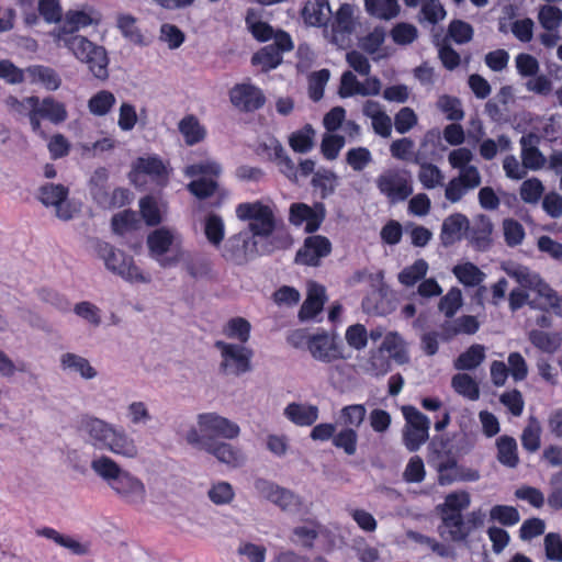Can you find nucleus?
Instances as JSON below:
<instances>
[{"label":"nucleus","instance_id":"4c0bfd02","mask_svg":"<svg viewBox=\"0 0 562 562\" xmlns=\"http://www.w3.org/2000/svg\"><path fill=\"white\" fill-rule=\"evenodd\" d=\"M381 350L389 352L390 357L398 363H405L408 360L405 349V341L395 331H391L385 335Z\"/></svg>","mask_w":562,"mask_h":562},{"label":"nucleus","instance_id":"ea45409f","mask_svg":"<svg viewBox=\"0 0 562 562\" xmlns=\"http://www.w3.org/2000/svg\"><path fill=\"white\" fill-rule=\"evenodd\" d=\"M541 425L538 419L533 416H530L528 419L527 426L524 428L521 434V443L522 447L529 452H536L541 445L540 436H541Z\"/></svg>","mask_w":562,"mask_h":562},{"label":"nucleus","instance_id":"7ed1b4c3","mask_svg":"<svg viewBox=\"0 0 562 562\" xmlns=\"http://www.w3.org/2000/svg\"><path fill=\"white\" fill-rule=\"evenodd\" d=\"M64 46L77 60L86 64L97 79H108L109 57L103 46L91 42L87 37H71L65 41Z\"/></svg>","mask_w":562,"mask_h":562},{"label":"nucleus","instance_id":"4be33fe9","mask_svg":"<svg viewBox=\"0 0 562 562\" xmlns=\"http://www.w3.org/2000/svg\"><path fill=\"white\" fill-rule=\"evenodd\" d=\"M326 301V291L323 285L313 281L307 284V296L301 306L299 316L302 321L311 319L316 316Z\"/></svg>","mask_w":562,"mask_h":562},{"label":"nucleus","instance_id":"0eeeda50","mask_svg":"<svg viewBox=\"0 0 562 562\" xmlns=\"http://www.w3.org/2000/svg\"><path fill=\"white\" fill-rule=\"evenodd\" d=\"M236 214L239 220L248 222V227L255 236L267 237L274 231L273 212L262 202L243 203L238 205Z\"/></svg>","mask_w":562,"mask_h":562},{"label":"nucleus","instance_id":"b1692460","mask_svg":"<svg viewBox=\"0 0 562 562\" xmlns=\"http://www.w3.org/2000/svg\"><path fill=\"white\" fill-rule=\"evenodd\" d=\"M538 139V136L531 133L520 138L521 159L527 169L538 170L546 164L544 156L537 148Z\"/></svg>","mask_w":562,"mask_h":562},{"label":"nucleus","instance_id":"f704fd0d","mask_svg":"<svg viewBox=\"0 0 562 562\" xmlns=\"http://www.w3.org/2000/svg\"><path fill=\"white\" fill-rule=\"evenodd\" d=\"M452 273L465 286H476L485 279V273L472 262L456 265Z\"/></svg>","mask_w":562,"mask_h":562},{"label":"nucleus","instance_id":"f03ea898","mask_svg":"<svg viewBox=\"0 0 562 562\" xmlns=\"http://www.w3.org/2000/svg\"><path fill=\"white\" fill-rule=\"evenodd\" d=\"M502 270L524 289L532 292L529 306L541 311H548L560 306L561 300L558 294L544 280L530 268L514 262L506 261L501 266Z\"/></svg>","mask_w":562,"mask_h":562},{"label":"nucleus","instance_id":"a878e982","mask_svg":"<svg viewBox=\"0 0 562 562\" xmlns=\"http://www.w3.org/2000/svg\"><path fill=\"white\" fill-rule=\"evenodd\" d=\"M530 344L546 353H555L562 346V335L557 331L531 329L528 333Z\"/></svg>","mask_w":562,"mask_h":562},{"label":"nucleus","instance_id":"a18cd8bd","mask_svg":"<svg viewBox=\"0 0 562 562\" xmlns=\"http://www.w3.org/2000/svg\"><path fill=\"white\" fill-rule=\"evenodd\" d=\"M179 130L188 145H193L204 137V130L193 116H187L179 123Z\"/></svg>","mask_w":562,"mask_h":562},{"label":"nucleus","instance_id":"37998d69","mask_svg":"<svg viewBox=\"0 0 562 562\" xmlns=\"http://www.w3.org/2000/svg\"><path fill=\"white\" fill-rule=\"evenodd\" d=\"M223 331L227 338L245 344L250 336V324L243 317H235L226 323Z\"/></svg>","mask_w":562,"mask_h":562},{"label":"nucleus","instance_id":"ddd939ff","mask_svg":"<svg viewBox=\"0 0 562 562\" xmlns=\"http://www.w3.org/2000/svg\"><path fill=\"white\" fill-rule=\"evenodd\" d=\"M216 348L221 351V367L233 374H241L250 370L252 351L245 346L224 341H216Z\"/></svg>","mask_w":562,"mask_h":562},{"label":"nucleus","instance_id":"3c124183","mask_svg":"<svg viewBox=\"0 0 562 562\" xmlns=\"http://www.w3.org/2000/svg\"><path fill=\"white\" fill-rule=\"evenodd\" d=\"M437 108L443 112L448 120L460 121L464 116L461 102L458 98L443 94L438 98Z\"/></svg>","mask_w":562,"mask_h":562},{"label":"nucleus","instance_id":"9d476101","mask_svg":"<svg viewBox=\"0 0 562 562\" xmlns=\"http://www.w3.org/2000/svg\"><path fill=\"white\" fill-rule=\"evenodd\" d=\"M406 425L403 430V440L409 451H416L428 439V418L412 406L403 407Z\"/></svg>","mask_w":562,"mask_h":562},{"label":"nucleus","instance_id":"09e8293b","mask_svg":"<svg viewBox=\"0 0 562 562\" xmlns=\"http://www.w3.org/2000/svg\"><path fill=\"white\" fill-rule=\"evenodd\" d=\"M355 26V9L351 4L345 3L336 13L334 32L351 33Z\"/></svg>","mask_w":562,"mask_h":562},{"label":"nucleus","instance_id":"7c9ffc66","mask_svg":"<svg viewBox=\"0 0 562 562\" xmlns=\"http://www.w3.org/2000/svg\"><path fill=\"white\" fill-rule=\"evenodd\" d=\"M493 233V224L485 215H479L475 218L470 240L480 250L486 249L491 244V235Z\"/></svg>","mask_w":562,"mask_h":562},{"label":"nucleus","instance_id":"680f3d73","mask_svg":"<svg viewBox=\"0 0 562 562\" xmlns=\"http://www.w3.org/2000/svg\"><path fill=\"white\" fill-rule=\"evenodd\" d=\"M358 435L353 428H345L333 438L335 447L342 449L348 456H352L357 450Z\"/></svg>","mask_w":562,"mask_h":562},{"label":"nucleus","instance_id":"bf43d9fd","mask_svg":"<svg viewBox=\"0 0 562 562\" xmlns=\"http://www.w3.org/2000/svg\"><path fill=\"white\" fill-rule=\"evenodd\" d=\"M462 292L458 288H452L440 300L439 310L447 316L452 317L457 311L462 306Z\"/></svg>","mask_w":562,"mask_h":562},{"label":"nucleus","instance_id":"8fccbe9b","mask_svg":"<svg viewBox=\"0 0 562 562\" xmlns=\"http://www.w3.org/2000/svg\"><path fill=\"white\" fill-rule=\"evenodd\" d=\"M544 192V187L538 178H530L525 180L519 190L520 199L530 204H536L541 199Z\"/></svg>","mask_w":562,"mask_h":562},{"label":"nucleus","instance_id":"aec40b11","mask_svg":"<svg viewBox=\"0 0 562 562\" xmlns=\"http://www.w3.org/2000/svg\"><path fill=\"white\" fill-rule=\"evenodd\" d=\"M440 525L438 533L440 538L449 542H462L468 539L471 528L465 524L463 515L458 516H439Z\"/></svg>","mask_w":562,"mask_h":562},{"label":"nucleus","instance_id":"052dcab7","mask_svg":"<svg viewBox=\"0 0 562 562\" xmlns=\"http://www.w3.org/2000/svg\"><path fill=\"white\" fill-rule=\"evenodd\" d=\"M315 131L311 125L304 126L301 131L290 137V145L295 151L305 153L313 146Z\"/></svg>","mask_w":562,"mask_h":562},{"label":"nucleus","instance_id":"49530a36","mask_svg":"<svg viewBox=\"0 0 562 562\" xmlns=\"http://www.w3.org/2000/svg\"><path fill=\"white\" fill-rule=\"evenodd\" d=\"M428 271V263L424 259L416 260L413 265L406 267L398 274V280L406 286L414 285L423 279Z\"/></svg>","mask_w":562,"mask_h":562},{"label":"nucleus","instance_id":"dca6fc26","mask_svg":"<svg viewBox=\"0 0 562 562\" xmlns=\"http://www.w3.org/2000/svg\"><path fill=\"white\" fill-rule=\"evenodd\" d=\"M258 487L268 501L279 506L283 512L292 514L302 512L303 502L293 492L267 482L260 483Z\"/></svg>","mask_w":562,"mask_h":562},{"label":"nucleus","instance_id":"6e6552de","mask_svg":"<svg viewBox=\"0 0 562 562\" xmlns=\"http://www.w3.org/2000/svg\"><path fill=\"white\" fill-rule=\"evenodd\" d=\"M380 193L392 204L406 200L413 193L409 173L401 169H387L375 180Z\"/></svg>","mask_w":562,"mask_h":562},{"label":"nucleus","instance_id":"58836bf2","mask_svg":"<svg viewBox=\"0 0 562 562\" xmlns=\"http://www.w3.org/2000/svg\"><path fill=\"white\" fill-rule=\"evenodd\" d=\"M25 72L32 81L41 82L47 90H57L60 86V78L55 70L44 66L29 67Z\"/></svg>","mask_w":562,"mask_h":562},{"label":"nucleus","instance_id":"6ab92c4d","mask_svg":"<svg viewBox=\"0 0 562 562\" xmlns=\"http://www.w3.org/2000/svg\"><path fill=\"white\" fill-rule=\"evenodd\" d=\"M68 189L61 184H47L41 189V201L56 207L57 216L69 220L75 212L67 202Z\"/></svg>","mask_w":562,"mask_h":562},{"label":"nucleus","instance_id":"f257e3e1","mask_svg":"<svg viewBox=\"0 0 562 562\" xmlns=\"http://www.w3.org/2000/svg\"><path fill=\"white\" fill-rule=\"evenodd\" d=\"M79 429L90 439L93 447L106 450L125 459H135L139 450L134 439L124 430L99 419L85 416L79 422Z\"/></svg>","mask_w":562,"mask_h":562},{"label":"nucleus","instance_id":"0e129e2a","mask_svg":"<svg viewBox=\"0 0 562 562\" xmlns=\"http://www.w3.org/2000/svg\"><path fill=\"white\" fill-rule=\"evenodd\" d=\"M138 225V220L135 212L123 211L112 218V228L116 234L123 235L127 232L135 229Z\"/></svg>","mask_w":562,"mask_h":562},{"label":"nucleus","instance_id":"de8ad7c7","mask_svg":"<svg viewBox=\"0 0 562 562\" xmlns=\"http://www.w3.org/2000/svg\"><path fill=\"white\" fill-rule=\"evenodd\" d=\"M61 364L64 368L79 372L85 379H92L97 374L95 370L90 366L87 359L74 353L64 355L61 357Z\"/></svg>","mask_w":562,"mask_h":562},{"label":"nucleus","instance_id":"1a4fd4ad","mask_svg":"<svg viewBox=\"0 0 562 562\" xmlns=\"http://www.w3.org/2000/svg\"><path fill=\"white\" fill-rule=\"evenodd\" d=\"M100 15L93 9L69 10L65 13L61 25L52 32V36L58 46L65 45V41L71 37H83L77 32L86 26L98 24Z\"/></svg>","mask_w":562,"mask_h":562},{"label":"nucleus","instance_id":"393cba45","mask_svg":"<svg viewBox=\"0 0 562 562\" xmlns=\"http://www.w3.org/2000/svg\"><path fill=\"white\" fill-rule=\"evenodd\" d=\"M469 227L468 218L460 214H453L447 217L441 227L440 238L445 246L452 245L457 240H460L462 234Z\"/></svg>","mask_w":562,"mask_h":562},{"label":"nucleus","instance_id":"338daca9","mask_svg":"<svg viewBox=\"0 0 562 562\" xmlns=\"http://www.w3.org/2000/svg\"><path fill=\"white\" fill-rule=\"evenodd\" d=\"M115 102L114 95L109 91H100L89 101V109L95 115H104L113 106Z\"/></svg>","mask_w":562,"mask_h":562},{"label":"nucleus","instance_id":"423d86ee","mask_svg":"<svg viewBox=\"0 0 562 562\" xmlns=\"http://www.w3.org/2000/svg\"><path fill=\"white\" fill-rule=\"evenodd\" d=\"M188 177L202 176L188 184L189 191L198 199H207L217 190V178L221 173V166L211 160L192 164L184 169Z\"/></svg>","mask_w":562,"mask_h":562},{"label":"nucleus","instance_id":"e2e57ef3","mask_svg":"<svg viewBox=\"0 0 562 562\" xmlns=\"http://www.w3.org/2000/svg\"><path fill=\"white\" fill-rule=\"evenodd\" d=\"M346 161L355 171L359 172L372 161V155L366 147H356L347 151Z\"/></svg>","mask_w":562,"mask_h":562},{"label":"nucleus","instance_id":"bb28decb","mask_svg":"<svg viewBox=\"0 0 562 562\" xmlns=\"http://www.w3.org/2000/svg\"><path fill=\"white\" fill-rule=\"evenodd\" d=\"M284 414L296 425L310 426L318 418V407L310 404L291 403L285 407Z\"/></svg>","mask_w":562,"mask_h":562},{"label":"nucleus","instance_id":"412c9836","mask_svg":"<svg viewBox=\"0 0 562 562\" xmlns=\"http://www.w3.org/2000/svg\"><path fill=\"white\" fill-rule=\"evenodd\" d=\"M438 483L450 485L457 481H476L480 477L477 471L464 469L458 465L454 459H446L438 464Z\"/></svg>","mask_w":562,"mask_h":562},{"label":"nucleus","instance_id":"774afa93","mask_svg":"<svg viewBox=\"0 0 562 562\" xmlns=\"http://www.w3.org/2000/svg\"><path fill=\"white\" fill-rule=\"evenodd\" d=\"M515 65L517 71L522 77H533L540 70V64L538 59L527 53L518 54L515 58Z\"/></svg>","mask_w":562,"mask_h":562},{"label":"nucleus","instance_id":"5701e85b","mask_svg":"<svg viewBox=\"0 0 562 562\" xmlns=\"http://www.w3.org/2000/svg\"><path fill=\"white\" fill-rule=\"evenodd\" d=\"M471 504V495L464 490L454 491L445 496L441 504L437 505L435 510L438 516H458L462 515Z\"/></svg>","mask_w":562,"mask_h":562},{"label":"nucleus","instance_id":"79ce46f5","mask_svg":"<svg viewBox=\"0 0 562 562\" xmlns=\"http://www.w3.org/2000/svg\"><path fill=\"white\" fill-rule=\"evenodd\" d=\"M537 18L544 30L553 32L562 24V10L555 5L543 4L539 8Z\"/></svg>","mask_w":562,"mask_h":562},{"label":"nucleus","instance_id":"a19ab883","mask_svg":"<svg viewBox=\"0 0 562 562\" xmlns=\"http://www.w3.org/2000/svg\"><path fill=\"white\" fill-rule=\"evenodd\" d=\"M38 112L41 116L47 117L55 124L64 122L68 115L65 104L53 98H45L42 102L38 101Z\"/></svg>","mask_w":562,"mask_h":562},{"label":"nucleus","instance_id":"864d4df0","mask_svg":"<svg viewBox=\"0 0 562 562\" xmlns=\"http://www.w3.org/2000/svg\"><path fill=\"white\" fill-rule=\"evenodd\" d=\"M140 214L147 225L155 226L162 221L161 210L153 196H145L139 201Z\"/></svg>","mask_w":562,"mask_h":562},{"label":"nucleus","instance_id":"69168bd1","mask_svg":"<svg viewBox=\"0 0 562 562\" xmlns=\"http://www.w3.org/2000/svg\"><path fill=\"white\" fill-rule=\"evenodd\" d=\"M417 123V114L408 106L402 108L394 116V126L400 134L407 133L415 127Z\"/></svg>","mask_w":562,"mask_h":562},{"label":"nucleus","instance_id":"c03bdc74","mask_svg":"<svg viewBox=\"0 0 562 562\" xmlns=\"http://www.w3.org/2000/svg\"><path fill=\"white\" fill-rule=\"evenodd\" d=\"M282 60L281 54L276 45H268L256 53L251 61L254 65L261 66L263 71L276 68Z\"/></svg>","mask_w":562,"mask_h":562},{"label":"nucleus","instance_id":"f3484780","mask_svg":"<svg viewBox=\"0 0 562 562\" xmlns=\"http://www.w3.org/2000/svg\"><path fill=\"white\" fill-rule=\"evenodd\" d=\"M257 243L246 234H236L225 243L222 256L231 262L243 265L247 262L256 252Z\"/></svg>","mask_w":562,"mask_h":562},{"label":"nucleus","instance_id":"6e6d98bb","mask_svg":"<svg viewBox=\"0 0 562 562\" xmlns=\"http://www.w3.org/2000/svg\"><path fill=\"white\" fill-rule=\"evenodd\" d=\"M330 77L328 69H322L319 71L312 72L308 77V94L314 101H318L323 98L324 88Z\"/></svg>","mask_w":562,"mask_h":562},{"label":"nucleus","instance_id":"cd10ccee","mask_svg":"<svg viewBox=\"0 0 562 562\" xmlns=\"http://www.w3.org/2000/svg\"><path fill=\"white\" fill-rule=\"evenodd\" d=\"M329 15L330 8L326 0H308L302 10V16L305 23L312 26L325 24Z\"/></svg>","mask_w":562,"mask_h":562},{"label":"nucleus","instance_id":"4468645a","mask_svg":"<svg viewBox=\"0 0 562 562\" xmlns=\"http://www.w3.org/2000/svg\"><path fill=\"white\" fill-rule=\"evenodd\" d=\"M198 424L200 431L210 438L223 437L226 439H234L240 431L238 425L214 413L200 415Z\"/></svg>","mask_w":562,"mask_h":562},{"label":"nucleus","instance_id":"4d7b16f0","mask_svg":"<svg viewBox=\"0 0 562 562\" xmlns=\"http://www.w3.org/2000/svg\"><path fill=\"white\" fill-rule=\"evenodd\" d=\"M503 233L506 244L510 247L520 245L525 238V229L522 225L513 218H506L503 221Z\"/></svg>","mask_w":562,"mask_h":562},{"label":"nucleus","instance_id":"20e7f679","mask_svg":"<svg viewBox=\"0 0 562 562\" xmlns=\"http://www.w3.org/2000/svg\"><path fill=\"white\" fill-rule=\"evenodd\" d=\"M150 256L162 267H170L183 259L184 251L175 231L161 227L153 231L147 237Z\"/></svg>","mask_w":562,"mask_h":562},{"label":"nucleus","instance_id":"e433bc0d","mask_svg":"<svg viewBox=\"0 0 562 562\" xmlns=\"http://www.w3.org/2000/svg\"><path fill=\"white\" fill-rule=\"evenodd\" d=\"M364 7L370 15L381 20H391L400 13L397 0H364Z\"/></svg>","mask_w":562,"mask_h":562},{"label":"nucleus","instance_id":"603ef678","mask_svg":"<svg viewBox=\"0 0 562 562\" xmlns=\"http://www.w3.org/2000/svg\"><path fill=\"white\" fill-rule=\"evenodd\" d=\"M117 27L134 44H143L144 37L136 25V19L130 14L117 15Z\"/></svg>","mask_w":562,"mask_h":562},{"label":"nucleus","instance_id":"13d9d810","mask_svg":"<svg viewBox=\"0 0 562 562\" xmlns=\"http://www.w3.org/2000/svg\"><path fill=\"white\" fill-rule=\"evenodd\" d=\"M204 234L213 246L218 247L224 238V223L221 217L214 214L207 216Z\"/></svg>","mask_w":562,"mask_h":562},{"label":"nucleus","instance_id":"39448f33","mask_svg":"<svg viewBox=\"0 0 562 562\" xmlns=\"http://www.w3.org/2000/svg\"><path fill=\"white\" fill-rule=\"evenodd\" d=\"M439 137L438 130L427 131L419 143L413 162L419 166L417 178L425 189L431 190L441 187L445 181L442 171L434 164L428 162L427 147Z\"/></svg>","mask_w":562,"mask_h":562},{"label":"nucleus","instance_id":"2eb2a0df","mask_svg":"<svg viewBox=\"0 0 562 562\" xmlns=\"http://www.w3.org/2000/svg\"><path fill=\"white\" fill-rule=\"evenodd\" d=\"M232 104L241 112H252L260 109L266 98L261 90L250 83H238L229 92Z\"/></svg>","mask_w":562,"mask_h":562},{"label":"nucleus","instance_id":"5fc2aeb1","mask_svg":"<svg viewBox=\"0 0 562 562\" xmlns=\"http://www.w3.org/2000/svg\"><path fill=\"white\" fill-rule=\"evenodd\" d=\"M490 518L504 526H514L520 520V515L513 506L495 505L490 510Z\"/></svg>","mask_w":562,"mask_h":562},{"label":"nucleus","instance_id":"2f4dec72","mask_svg":"<svg viewBox=\"0 0 562 562\" xmlns=\"http://www.w3.org/2000/svg\"><path fill=\"white\" fill-rule=\"evenodd\" d=\"M204 449L213 454L220 462L237 467L243 462V456L226 442H206Z\"/></svg>","mask_w":562,"mask_h":562},{"label":"nucleus","instance_id":"c85d7f7f","mask_svg":"<svg viewBox=\"0 0 562 562\" xmlns=\"http://www.w3.org/2000/svg\"><path fill=\"white\" fill-rule=\"evenodd\" d=\"M485 347L479 344L470 346L453 361V367L459 371H471L479 368L485 360Z\"/></svg>","mask_w":562,"mask_h":562},{"label":"nucleus","instance_id":"9b49d317","mask_svg":"<svg viewBox=\"0 0 562 562\" xmlns=\"http://www.w3.org/2000/svg\"><path fill=\"white\" fill-rule=\"evenodd\" d=\"M307 349L312 357L318 361L330 363L346 359L342 346L337 336L329 333L314 334L307 337Z\"/></svg>","mask_w":562,"mask_h":562},{"label":"nucleus","instance_id":"f8f14e48","mask_svg":"<svg viewBox=\"0 0 562 562\" xmlns=\"http://www.w3.org/2000/svg\"><path fill=\"white\" fill-rule=\"evenodd\" d=\"M100 252L106 267L127 281H148V278L134 266L133 259L127 257L124 252L116 250L106 244L100 248Z\"/></svg>","mask_w":562,"mask_h":562},{"label":"nucleus","instance_id":"72a5a7b5","mask_svg":"<svg viewBox=\"0 0 562 562\" xmlns=\"http://www.w3.org/2000/svg\"><path fill=\"white\" fill-rule=\"evenodd\" d=\"M497 460L508 467L516 468L519 463L517 442L513 437L502 436L496 441Z\"/></svg>","mask_w":562,"mask_h":562},{"label":"nucleus","instance_id":"c756f323","mask_svg":"<svg viewBox=\"0 0 562 562\" xmlns=\"http://www.w3.org/2000/svg\"><path fill=\"white\" fill-rule=\"evenodd\" d=\"M290 221L294 225L306 223V232H314L318 228L322 217H319L308 205L295 203L290 207Z\"/></svg>","mask_w":562,"mask_h":562},{"label":"nucleus","instance_id":"473e14b6","mask_svg":"<svg viewBox=\"0 0 562 562\" xmlns=\"http://www.w3.org/2000/svg\"><path fill=\"white\" fill-rule=\"evenodd\" d=\"M451 386L456 393L468 398L476 401L480 397L479 383L469 373L460 372L452 376Z\"/></svg>","mask_w":562,"mask_h":562},{"label":"nucleus","instance_id":"c9c22d12","mask_svg":"<svg viewBox=\"0 0 562 562\" xmlns=\"http://www.w3.org/2000/svg\"><path fill=\"white\" fill-rule=\"evenodd\" d=\"M91 469L108 482L119 481L124 472L116 461L106 456L92 460Z\"/></svg>","mask_w":562,"mask_h":562},{"label":"nucleus","instance_id":"a211bd4d","mask_svg":"<svg viewBox=\"0 0 562 562\" xmlns=\"http://www.w3.org/2000/svg\"><path fill=\"white\" fill-rule=\"evenodd\" d=\"M331 245L326 237L315 235L305 239L303 247L297 251L295 261L305 266H317L319 259L326 257Z\"/></svg>","mask_w":562,"mask_h":562}]
</instances>
